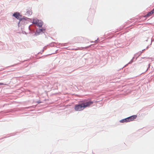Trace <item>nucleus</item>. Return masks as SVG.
<instances>
[{"label":"nucleus","mask_w":154,"mask_h":154,"mask_svg":"<svg viewBox=\"0 0 154 154\" xmlns=\"http://www.w3.org/2000/svg\"><path fill=\"white\" fill-rule=\"evenodd\" d=\"M93 103V101L90 100L85 103L82 102L79 104L75 105V106L74 109L76 111H80L83 110L85 108L89 106Z\"/></svg>","instance_id":"obj_1"},{"label":"nucleus","mask_w":154,"mask_h":154,"mask_svg":"<svg viewBox=\"0 0 154 154\" xmlns=\"http://www.w3.org/2000/svg\"><path fill=\"white\" fill-rule=\"evenodd\" d=\"M12 16L15 17L17 19H19L20 17H21L22 15L20 14V13L18 12H14L12 15Z\"/></svg>","instance_id":"obj_2"},{"label":"nucleus","mask_w":154,"mask_h":154,"mask_svg":"<svg viewBox=\"0 0 154 154\" xmlns=\"http://www.w3.org/2000/svg\"><path fill=\"white\" fill-rule=\"evenodd\" d=\"M137 117V115H134L127 118L128 121V122L133 121Z\"/></svg>","instance_id":"obj_3"},{"label":"nucleus","mask_w":154,"mask_h":154,"mask_svg":"<svg viewBox=\"0 0 154 154\" xmlns=\"http://www.w3.org/2000/svg\"><path fill=\"white\" fill-rule=\"evenodd\" d=\"M38 23L36 25L39 28H41L43 25V22L40 20H37Z\"/></svg>","instance_id":"obj_4"},{"label":"nucleus","mask_w":154,"mask_h":154,"mask_svg":"<svg viewBox=\"0 0 154 154\" xmlns=\"http://www.w3.org/2000/svg\"><path fill=\"white\" fill-rule=\"evenodd\" d=\"M41 29L40 28L37 29L36 31V32L34 35V36H36L39 35L41 32H42Z\"/></svg>","instance_id":"obj_5"},{"label":"nucleus","mask_w":154,"mask_h":154,"mask_svg":"<svg viewBox=\"0 0 154 154\" xmlns=\"http://www.w3.org/2000/svg\"><path fill=\"white\" fill-rule=\"evenodd\" d=\"M154 13V11L152 10L149 12L146 15L144 16V17H147L149 16H150Z\"/></svg>","instance_id":"obj_6"},{"label":"nucleus","mask_w":154,"mask_h":154,"mask_svg":"<svg viewBox=\"0 0 154 154\" xmlns=\"http://www.w3.org/2000/svg\"><path fill=\"white\" fill-rule=\"evenodd\" d=\"M119 122H121V123L128 122L127 119V118H125V119H123L120 120Z\"/></svg>","instance_id":"obj_7"},{"label":"nucleus","mask_w":154,"mask_h":154,"mask_svg":"<svg viewBox=\"0 0 154 154\" xmlns=\"http://www.w3.org/2000/svg\"><path fill=\"white\" fill-rule=\"evenodd\" d=\"M35 107H36V106L34 105V106H29V107H24L23 108V109H28L29 108H35Z\"/></svg>","instance_id":"obj_8"},{"label":"nucleus","mask_w":154,"mask_h":154,"mask_svg":"<svg viewBox=\"0 0 154 154\" xmlns=\"http://www.w3.org/2000/svg\"><path fill=\"white\" fill-rule=\"evenodd\" d=\"M38 20H39L37 19H33V21L32 22V23L35 24L36 25V24L38 23V21H37Z\"/></svg>","instance_id":"obj_9"},{"label":"nucleus","mask_w":154,"mask_h":154,"mask_svg":"<svg viewBox=\"0 0 154 154\" xmlns=\"http://www.w3.org/2000/svg\"><path fill=\"white\" fill-rule=\"evenodd\" d=\"M26 13L28 15L30 16L32 14V12L31 11H30L29 9H27V10Z\"/></svg>","instance_id":"obj_10"},{"label":"nucleus","mask_w":154,"mask_h":154,"mask_svg":"<svg viewBox=\"0 0 154 154\" xmlns=\"http://www.w3.org/2000/svg\"><path fill=\"white\" fill-rule=\"evenodd\" d=\"M140 54V52H138V53H137L135 54H134V56H137V57H136V59H135V60H137V57H138L139 56H140V55H141V54Z\"/></svg>","instance_id":"obj_11"},{"label":"nucleus","mask_w":154,"mask_h":154,"mask_svg":"<svg viewBox=\"0 0 154 154\" xmlns=\"http://www.w3.org/2000/svg\"><path fill=\"white\" fill-rule=\"evenodd\" d=\"M23 21V20H28L29 19H30L29 18H28L26 17H25V16H23V17H22Z\"/></svg>","instance_id":"obj_12"},{"label":"nucleus","mask_w":154,"mask_h":154,"mask_svg":"<svg viewBox=\"0 0 154 154\" xmlns=\"http://www.w3.org/2000/svg\"><path fill=\"white\" fill-rule=\"evenodd\" d=\"M40 29H42L41 31H42V32L43 33H45V31L46 30V28L45 27H43L42 28H40Z\"/></svg>","instance_id":"obj_13"},{"label":"nucleus","mask_w":154,"mask_h":154,"mask_svg":"<svg viewBox=\"0 0 154 154\" xmlns=\"http://www.w3.org/2000/svg\"><path fill=\"white\" fill-rule=\"evenodd\" d=\"M17 20H19V22H21V23L22 22H23L22 17H20L19 19H18Z\"/></svg>","instance_id":"obj_14"},{"label":"nucleus","mask_w":154,"mask_h":154,"mask_svg":"<svg viewBox=\"0 0 154 154\" xmlns=\"http://www.w3.org/2000/svg\"><path fill=\"white\" fill-rule=\"evenodd\" d=\"M134 60L133 59H131V61L128 63V64H131L133 62Z\"/></svg>","instance_id":"obj_15"},{"label":"nucleus","mask_w":154,"mask_h":154,"mask_svg":"<svg viewBox=\"0 0 154 154\" xmlns=\"http://www.w3.org/2000/svg\"><path fill=\"white\" fill-rule=\"evenodd\" d=\"M92 45H89V46H88L86 47H85V49L88 48H89Z\"/></svg>","instance_id":"obj_16"},{"label":"nucleus","mask_w":154,"mask_h":154,"mask_svg":"<svg viewBox=\"0 0 154 154\" xmlns=\"http://www.w3.org/2000/svg\"><path fill=\"white\" fill-rule=\"evenodd\" d=\"M150 66V64H149V65H148V67L147 68V69L146 70V71H145V72H146L148 70V69L149 68Z\"/></svg>","instance_id":"obj_17"},{"label":"nucleus","mask_w":154,"mask_h":154,"mask_svg":"<svg viewBox=\"0 0 154 154\" xmlns=\"http://www.w3.org/2000/svg\"><path fill=\"white\" fill-rule=\"evenodd\" d=\"M35 103H38L39 104V103H42V102L40 100H39V101H36Z\"/></svg>","instance_id":"obj_18"},{"label":"nucleus","mask_w":154,"mask_h":154,"mask_svg":"<svg viewBox=\"0 0 154 154\" xmlns=\"http://www.w3.org/2000/svg\"><path fill=\"white\" fill-rule=\"evenodd\" d=\"M32 25V24H31L30 25V26H29V30L30 31H31V29L30 28V26H31Z\"/></svg>","instance_id":"obj_19"},{"label":"nucleus","mask_w":154,"mask_h":154,"mask_svg":"<svg viewBox=\"0 0 154 154\" xmlns=\"http://www.w3.org/2000/svg\"><path fill=\"white\" fill-rule=\"evenodd\" d=\"M139 52H140L139 54H141L143 52V51H140Z\"/></svg>","instance_id":"obj_20"},{"label":"nucleus","mask_w":154,"mask_h":154,"mask_svg":"<svg viewBox=\"0 0 154 154\" xmlns=\"http://www.w3.org/2000/svg\"><path fill=\"white\" fill-rule=\"evenodd\" d=\"M99 38H97V39L95 41H94L95 43L97 41H98V40H99Z\"/></svg>","instance_id":"obj_21"},{"label":"nucleus","mask_w":154,"mask_h":154,"mask_svg":"<svg viewBox=\"0 0 154 154\" xmlns=\"http://www.w3.org/2000/svg\"><path fill=\"white\" fill-rule=\"evenodd\" d=\"M20 22H18V26L19 27L20 26Z\"/></svg>","instance_id":"obj_22"},{"label":"nucleus","mask_w":154,"mask_h":154,"mask_svg":"<svg viewBox=\"0 0 154 154\" xmlns=\"http://www.w3.org/2000/svg\"><path fill=\"white\" fill-rule=\"evenodd\" d=\"M6 85L5 84H4L3 83H0V85Z\"/></svg>","instance_id":"obj_23"},{"label":"nucleus","mask_w":154,"mask_h":154,"mask_svg":"<svg viewBox=\"0 0 154 154\" xmlns=\"http://www.w3.org/2000/svg\"><path fill=\"white\" fill-rule=\"evenodd\" d=\"M141 58L142 59H147V57H142Z\"/></svg>","instance_id":"obj_24"},{"label":"nucleus","mask_w":154,"mask_h":154,"mask_svg":"<svg viewBox=\"0 0 154 154\" xmlns=\"http://www.w3.org/2000/svg\"><path fill=\"white\" fill-rule=\"evenodd\" d=\"M67 44V43H64V44H60L61 45H63L64 44Z\"/></svg>","instance_id":"obj_25"},{"label":"nucleus","mask_w":154,"mask_h":154,"mask_svg":"<svg viewBox=\"0 0 154 154\" xmlns=\"http://www.w3.org/2000/svg\"><path fill=\"white\" fill-rule=\"evenodd\" d=\"M149 45L148 46L146 47V49H147L148 48H149Z\"/></svg>","instance_id":"obj_26"},{"label":"nucleus","mask_w":154,"mask_h":154,"mask_svg":"<svg viewBox=\"0 0 154 154\" xmlns=\"http://www.w3.org/2000/svg\"><path fill=\"white\" fill-rule=\"evenodd\" d=\"M52 43H56L55 42H52L51 43V45Z\"/></svg>","instance_id":"obj_27"},{"label":"nucleus","mask_w":154,"mask_h":154,"mask_svg":"<svg viewBox=\"0 0 154 154\" xmlns=\"http://www.w3.org/2000/svg\"><path fill=\"white\" fill-rule=\"evenodd\" d=\"M135 57V56H134V57H133V58H132V59H133V60H134V58Z\"/></svg>","instance_id":"obj_28"},{"label":"nucleus","mask_w":154,"mask_h":154,"mask_svg":"<svg viewBox=\"0 0 154 154\" xmlns=\"http://www.w3.org/2000/svg\"><path fill=\"white\" fill-rule=\"evenodd\" d=\"M46 46H45V47H44V49H46Z\"/></svg>","instance_id":"obj_29"},{"label":"nucleus","mask_w":154,"mask_h":154,"mask_svg":"<svg viewBox=\"0 0 154 154\" xmlns=\"http://www.w3.org/2000/svg\"><path fill=\"white\" fill-rule=\"evenodd\" d=\"M146 50V49H144L142 50V51L143 52L144 51H145Z\"/></svg>","instance_id":"obj_30"},{"label":"nucleus","mask_w":154,"mask_h":154,"mask_svg":"<svg viewBox=\"0 0 154 154\" xmlns=\"http://www.w3.org/2000/svg\"><path fill=\"white\" fill-rule=\"evenodd\" d=\"M51 46H54V45H51Z\"/></svg>","instance_id":"obj_31"},{"label":"nucleus","mask_w":154,"mask_h":154,"mask_svg":"<svg viewBox=\"0 0 154 154\" xmlns=\"http://www.w3.org/2000/svg\"><path fill=\"white\" fill-rule=\"evenodd\" d=\"M152 40H151V43L150 45H151V44H152Z\"/></svg>","instance_id":"obj_32"},{"label":"nucleus","mask_w":154,"mask_h":154,"mask_svg":"<svg viewBox=\"0 0 154 154\" xmlns=\"http://www.w3.org/2000/svg\"><path fill=\"white\" fill-rule=\"evenodd\" d=\"M57 50H56V52H55L56 53H57Z\"/></svg>","instance_id":"obj_33"},{"label":"nucleus","mask_w":154,"mask_h":154,"mask_svg":"<svg viewBox=\"0 0 154 154\" xmlns=\"http://www.w3.org/2000/svg\"><path fill=\"white\" fill-rule=\"evenodd\" d=\"M147 41H148V39H147V40H146V42H147Z\"/></svg>","instance_id":"obj_34"},{"label":"nucleus","mask_w":154,"mask_h":154,"mask_svg":"<svg viewBox=\"0 0 154 154\" xmlns=\"http://www.w3.org/2000/svg\"><path fill=\"white\" fill-rule=\"evenodd\" d=\"M154 11V8L152 9Z\"/></svg>","instance_id":"obj_35"},{"label":"nucleus","mask_w":154,"mask_h":154,"mask_svg":"<svg viewBox=\"0 0 154 154\" xmlns=\"http://www.w3.org/2000/svg\"><path fill=\"white\" fill-rule=\"evenodd\" d=\"M25 33L26 34V32H25Z\"/></svg>","instance_id":"obj_36"},{"label":"nucleus","mask_w":154,"mask_h":154,"mask_svg":"<svg viewBox=\"0 0 154 154\" xmlns=\"http://www.w3.org/2000/svg\"><path fill=\"white\" fill-rule=\"evenodd\" d=\"M55 54V53H53L52 54Z\"/></svg>","instance_id":"obj_37"}]
</instances>
